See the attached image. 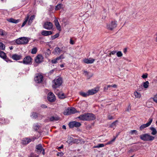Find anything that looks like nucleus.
<instances>
[{"instance_id": "obj_55", "label": "nucleus", "mask_w": 157, "mask_h": 157, "mask_svg": "<svg viewBox=\"0 0 157 157\" xmlns=\"http://www.w3.org/2000/svg\"><path fill=\"white\" fill-rule=\"evenodd\" d=\"M127 52V48H125L123 50V52L125 53L126 54Z\"/></svg>"}, {"instance_id": "obj_11", "label": "nucleus", "mask_w": 157, "mask_h": 157, "mask_svg": "<svg viewBox=\"0 0 157 157\" xmlns=\"http://www.w3.org/2000/svg\"><path fill=\"white\" fill-rule=\"evenodd\" d=\"M99 89L98 87H95L93 89L88 90L87 91L89 96L90 95H93L96 94L99 91Z\"/></svg>"}, {"instance_id": "obj_39", "label": "nucleus", "mask_w": 157, "mask_h": 157, "mask_svg": "<svg viewBox=\"0 0 157 157\" xmlns=\"http://www.w3.org/2000/svg\"><path fill=\"white\" fill-rule=\"evenodd\" d=\"M117 56L118 57H121L122 56L123 54L121 51H118L117 52Z\"/></svg>"}, {"instance_id": "obj_4", "label": "nucleus", "mask_w": 157, "mask_h": 157, "mask_svg": "<svg viewBox=\"0 0 157 157\" xmlns=\"http://www.w3.org/2000/svg\"><path fill=\"white\" fill-rule=\"evenodd\" d=\"M77 112V111L74 108H68L65 111L63 114L65 115H69L70 114L75 113Z\"/></svg>"}, {"instance_id": "obj_35", "label": "nucleus", "mask_w": 157, "mask_h": 157, "mask_svg": "<svg viewBox=\"0 0 157 157\" xmlns=\"http://www.w3.org/2000/svg\"><path fill=\"white\" fill-rule=\"evenodd\" d=\"M149 82L148 81H147L143 83V86L145 88H147L148 87Z\"/></svg>"}, {"instance_id": "obj_30", "label": "nucleus", "mask_w": 157, "mask_h": 157, "mask_svg": "<svg viewBox=\"0 0 157 157\" xmlns=\"http://www.w3.org/2000/svg\"><path fill=\"white\" fill-rule=\"evenodd\" d=\"M59 97L61 99H63L65 98L64 94L63 93H60L58 94Z\"/></svg>"}, {"instance_id": "obj_18", "label": "nucleus", "mask_w": 157, "mask_h": 157, "mask_svg": "<svg viewBox=\"0 0 157 157\" xmlns=\"http://www.w3.org/2000/svg\"><path fill=\"white\" fill-rule=\"evenodd\" d=\"M41 34L44 36H48L52 34V32L51 31L43 30L41 32Z\"/></svg>"}, {"instance_id": "obj_7", "label": "nucleus", "mask_w": 157, "mask_h": 157, "mask_svg": "<svg viewBox=\"0 0 157 157\" xmlns=\"http://www.w3.org/2000/svg\"><path fill=\"white\" fill-rule=\"evenodd\" d=\"M43 27L46 29L50 30L52 28L53 25L51 22L47 21L44 23Z\"/></svg>"}, {"instance_id": "obj_16", "label": "nucleus", "mask_w": 157, "mask_h": 157, "mask_svg": "<svg viewBox=\"0 0 157 157\" xmlns=\"http://www.w3.org/2000/svg\"><path fill=\"white\" fill-rule=\"evenodd\" d=\"M12 59L14 60H19L22 58V56L21 55H18L17 54H13L11 57Z\"/></svg>"}, {"instance_id": "obj_22", "label": "nucleus", "mask_w": 157, "mask_h": 157, "mask_svg": "<svg viewBox=\"0 0 157 157\" xmlns=\"http://www.w3.org/2000/svg\"><path fill=\"white\" fill-rule=\"evenodd\" d=\"M77 118L80 120L86 121V114L85 113L84 114L81 115L78 117Z\"/></svg>"}, {"instance_id": "obj_23", "label": "nucleus", "mask_w": 157, "mask_h": 157, "mask_svg": "<svg viewBox=\"0 0 157 157\" xmlns=\"http://www.w3.org/2000/svg\"><path fill=\"white\" fill-rule=\"evenodd\" d=\"M7 21L10 22L14 23H17L19 22V20H16L13 18H10L7 19Z\"/></svg>"}, {"instance_id": "obj_41", "label": "nucleus", "mask_w": 157, "mask_h": 157, "mask_svg": "<svg viewBox=\"0 0 157 157\" xmlns=\"http://www.w3.org/2000/svg\"><path fill=\"white\" fill-rule=\"evenodd\" d=\"M104 145L103 144H98L97 146L94 147L95 148H99L102 147L104 146Z\"/></svg>"}, {"instance_id": "obj_59", "label": "nucleus", "mask_w": 157, "mask_h": 157, "mask_svg": "<svg viewBox=\"0 0 157 157\" xmlns=\"http://www.w3.org/2000/svg\"><path fill=\"white\" fill-rule=\"evenodd\" d=\"M111 87V85H108L107 86V88H106L107 90L108 89V88H109V87Z\"/></svg>"}, {"instance_id": "obj_53", "label": "nucleus", "mask_w": 157, "mask_h": 157, "mask_svg": "<svg viewBox=\"0 0 157 157\" xmlns=\"http://www.w3.org/2000/svg\"><path fill=\"white\" fill-rule=\"evenodd\" d=\"M70 44H74V41H73V40L71 39L70 40Z\"/></svg>"}, {"instance_id": "obj_26", "label": "nucleus", "mask_w": 157, "mask_h": 157, "mask_svg": "<svg viewBox=\"0 0 157 157\" xmlns=\"http://www.w3.org/2000/svg\"><path fill=\"white\" fill-rule=\"evenodd\" d=\"M150 129L152 131L151 134L153 135H155L157 133V131L155 128L153 127L150 128Z\"/></svg>"}, {"instance_id": "obj_60", "label": "nucleus", "mask_w": 157, "mask_h": 157, "mask_svg": "<svg viewBox=\"0 0 157 157\" xmlns=\"http://www.w3.org/2000/svg\"><path fill=\"white\" fill-rule=\"evenodd\" d=\"M62 128L64 129H66V127L65 125H63L62 126Z\"/></svg>"}, {"instance_id": "obj_25", "label": "nucleus", "mask_w": 157, "mask_h": 157, "mask_svg": "<svg viewBox=\"0 0 157 157\" xmlns=\"http://www.w3.org/2000/svg\"><path fill=\"white\" fill-rule=\"evenodd\" d=\"M79 94L80 95L84 97H86L89 96L88 91L86 93L81 91L79 92Z\"/></svg>"}, {"instance_id": "obj_6", "label": "nucleus", "mask_w": 157, "mask_h": 157, "mask_svg": "<svg viewBox=\"0 0 157 157\" xmlns=\"http://www.w3.org/2000/svg\"><path fill=\"white\" fill-rule=\"evenodd\" d=\"M43 76L40 73L37 74L34 78L35 81L37 83H39L42 82L43 81Z\"/></svg>"}, {"instance_id": "obj_42", "label": "nucleus", "mask_w": 157, "mask_h": 157, "mask_svg": "<svg viewBox=\"0 0 157 157\" xmlns=\"http://www.w3.org/2000/svg\"><path fill=\"white\" fill-rule=\"evenodd\" d=\"M115 139H116V138L115 137H114L113 139L112 140H110V141H109V142H108L106 144L107 145H108V144H112L115 140Z\"/></svg>"}, {"instance_id": "obj_47", "label": "nucleus", "mask_w": 157, "mask_h": 157, "mask_svg": "<svg viewBox=\"0 0 157 157\" xmlns=\"http://www.w3.org/2000/svg\"><path fill=\"white\" fill-rule=\"evenodd\" d=\"M116 53V52L114 51H112L111 52H110V53L109 54V56H110V55H114Z\"/></svg>"}, {"instance_id": "obj_1", "label": "nucleus", "mask_w": 157, "mask_h": 157, "mask_svg": "<svg viewBox=\"0 0 157 157\" xmlns=\"http://www.w3.org/2000/svg\"><path fill=\"white\" fill-rule=\"evenodd\" d=\"M62 83V79L59 77H57L52 81V87L56 89L60 86Z\"/></svg>"}, {"instance_id": "obj_49", "label": "nucleus", "mask_w": 157, "mask_h": 157, "mask_svg": "<svg viewBox=\"0 0 157 157\" xmlns=\"http://www.w3.org/2000/svg\"><path fill=\"white\" fill-rule=\"evenodd\" d=\"M39 128V126L37 124L36 125L34 126V128L35 130H37Z\"/></svg>"}, {"instance_id": "obj_36", "label": "nucleus", "mask_w": 157, "mask_h": 157, "mask_svg": "<svg viewBox=\"0 0 157 157\" xmlns=\"http://www.w3.org/2000/svg\"><path fill=\"white\" fill-rule=\"evenodd\" d=\"M5 45L3 44V43L0 42V49L4 50L5 49Z\"/></svg>"}, {"instance_id": "obj_13", "label": "nucleus", "mask_w": 157, "mask_h": 157, "mask_svg": "<svg viewBox=\"0 0 157 157\" xmlns=\"http://www.w3.org/2000/svg\"><path fill=\"white\" fill-rule=\"evenodd\" d=\"M86 121H90L94 120L96 117L94 115L91 113H86Z\"/></svg>"}, {"instance_id": "obj_10", "label": "nucleus", "mask_w": 157, "mask_h": 157, "mask_svg": "<svg viewBox=\"0 0 157 157\" xmlns=\"http://www.w3.org/2000/svg\"><path fill=\"white\" fill-rule=\"evenodd\" d=\"M48 99L50 102H54L56 100V97L53 93L50 92L48 94Z\"/></svg>"}, {"instance_id": "obj_24", "label": "nucleus", "mask_w": 157, "mask_h": 157, "mask_svg": "<svg viewBox=\"0 0 157 157\" xmlns=\"http://www.w3.org/2000/svg\"><path fill=\"white\" fill-rule=\"evenodd\" d=\"M59 118L58 116H52L50 117L49 118V120L50 121H54L59 120Z\"/></svg>"}, {"instance_id": "obj_43", "label": "nucleus", "mask_w": 157, "mask_h": 157, "mask_svg": "<svg viewBox=\"0 0 157 157\" xmlns=\"http://www.w3.org/2000/svg\"><path fill=\"white\" fill-rule=\"evenodd\" d=\"M153 99V101L155 103H157V94L155 95Z\"/></svg>"}, {"instance_id": "obj_64", "label": "nucleus", "mask_w": 157, "mask_h": 157, "mask_svg": "<svg viewBox=\"0 0 157 157\" xmlns=\"http://www.w3.org/2000/svg\"><path fill=\"white\" fill-rule=\"evenodd\" d=\"M106 88H107V87H104V89L105 90H107V89H106Z\"/></svg>"}, {"instance_id": "obj_45", "label": "nucleus", "mask_w": 157, "mask_h": 157, "mask_svg": "<svg viewBox=\"0 0 157 157\" xmlns=\"http://www.w3.org/2000/svg\"><path fill=\"white\" fill-rule=\"evenodd\" d=\"M64 154L63 153V152H58L57 154V156H62Z\"/></svg>"}, {"instance_id": "obj_28", "label": "nucleus", "mask_w": 157, "mask_h": 157, "mask_svg": "<svg viewBox=\"0 0 157 157\" xmlns=\"http://www.w3.org/2000/svg\"><path fill=\"white\" fill-rule=\"evenodd\" d=\"M0 57L3 59H5V58L6 57V56L3 52L0 51Z\"/></svg>"}, {"instance_id": "obj_62", "label": "nucleus", "mask_w": 157, "mask_h": 157, "mask_svg": "<svg viewBox=\"0 0 157 157\" xmlns=\"http://www.w3.org/2000/svg\"><path fill=\"white\" fill-rule=\"evenodd\" d=\"M53 71H54L53 70H52L49 72V73L50 74H51L53 72Z\"/></svg>"}, {"instance_id": "obj_54", "label": "nucleus", "mask_w": 157, "mask_h": 157, "mask_svg": "<svg viewBox=\"0 0 157 157\" xmlns=\"http://www.w3.org/2000/svg\"><path fill=\"white\" fill-rule=\"evenodd\" d=\"M41 107H42V108H47V107L46 105L43 104L41 105Z\"/></svg>"}, {"instance_id": "obj_21", "label": "nucleus", "mask_w": 157, "mask_h": 157, "mask_svg": "<svg viewBox=\"0 0 157 157\" xmlns=\"http://www.w3.org/2000/svg\"><path fill=\"white\" fill-rule=\"evenodd\" d=\"M36 148L37 149V151L39 153H40L42 150H43V148L42 147V145L40 144H39L37 145L36 146Z\"/></svg>"}, {"instance_id": "obj_34", "label": "nucleus", "mask_w": 157, "mask_h": 157, "mask_svg": "<svg viewBox=\"0 0 157 157\" xmlns=\"http://www.w3.org/2000/svg\"><path fill=\"white\" fill-rule=\"evenodd\" d=\"M37 48L36 47H34L32 50L31 53L33 54H35L37 52Z\"/></svg>"}, {"instance_id": "obj_29", "label": "nucleus", "mask_w": 157, "mask_h": 157, "mask_svg": "<svg viewBox=\"0 0 157 157\" xmlns=\"http://www.w3.org/2000/svg\"><path fill=\"white\" fill-rule=\"evenodd\" d=\"M6 33L5 31L2 29H0V35L3 36L6 35Z\"/></svg>"}, {"instance_id": "obj_61", "label": "nucleus", "mask_w": 157, "mask_h": 157, "mask_svg": "<svg viewBox=\"0 0 157 157\" xmlns=\"http://www.w3.org/2000/svg\"><path fill=\"white\" fill-rule=\"evenodd\" d=\"M30 157H38L37 156H35L33 155H32Z\"/></svg>"}, {"instance_id": "obj_17", "label": "nucleus", "mask_w": 157, "mask_h": 157, "mask_svg": "<svg viewBox=\"0 0 157 157\" xmlns=\"http://www.w3.org/2000/svg\"><path fill=\"white\" fill-rule=\"evenodd\" d=\"M54 23L57 29L59 31H61V29L60 25L58 20L56 18H55V20L54 21Z\"/></svg>"}, {"instance_id": "obj_27", "label": "nucleus", "mask_w": 157, "mask_h": 157, "mask_svg": "<svg viewBox=\"0 0 157 157\" xmlns=\"http://www.w3.org/2000/svg\"><path fill=\"white\" fill-rule=\"evenodd\" d=\"M61 51V50L59 47L56 48L54 50V52H55V53L57 54L58 55L60 54Z\"/></svg>"}, {"instance_id": "obj_33", "label": "nucleus", "mask_w": 157, "mask_h": 157, "mask_svg": "<svg viewBox=\"0 0 157 157\" xmlns=\"http://www.w3.org/2000/svg\"><path fill=\"white\" fill-rule=\"evenodd\" d=\"M118 122V121L116 120L115 121L112 123L110 126V128H114L116 127V123Z\"/></svg>"}, {"instance_id": "obj_51", "label": "nucleus", "mask_w": 157, "mask_h": 157, "mask_svg": "<svg viewBox=\"0 0 157 157\" xmlns=\"http://www.w3.org/2000/svg\"><path fill=\"white\" fill-rule=\"evenodd\" d=\"M6 62H11L12 61L10 60L9 58H7L6 57L5 58V59H4Z\"/></svg>"}, {"instance_id": "obj_58", "label": "nucleus", "mask_w": 157, "mask_h": 157, "mask_svg": "<svg viewBox=\"0 0 157 157\" xmlns=\"http://www.w3.org/2000/svg\"><path fill=\"white\" fill-rule=\"evenodd\" d=\"M42 154L43 155H44V154H45V153H44V149H43V150H42Z\"/></svg>"}, {"instance_id": "obj_9", "label": "nucleus", "mask_w": 157, "mask_h": 157, "mask_svg": "<svg viewBox=\"0 0 157 157\" xmlns=\"http://www.w3.org/2000/svg\"><path fill=\"white\" fill-rule=\"evenodd\" d=\"M44 57L41 55H38L35 59V61L36 63L39 64L43 61Z\"/></svg>"}, {"instance_id": "obj_57", "label": "nucleus", "mask_w": 157, "mask_h": 157, "mask_svg": "<svg viewBox=\"0 0 157 157\" xmlns=\"http://www.w3.org/2000/svg\"><path fill=\"white\" fill-rule=\"evenodd\" d=\"M63 147V145H62L61 146L59 147L58 148V149H60L62 148Z\"/></svg>"}, {"instance_id": "obj_38", "label": "nucleus", "mask_w": 157, "mask_h": 157, "mask_svg": "<svg viewBox=\"0 0 157 157\" xmlns=\"http://www.w3.org/2000/svg\"><path fill=\"white\" fill-rule=\"evenodd\" d=\"M29 16H28L27 17H26V18L25 19V21L23 22V24L21 25V27H23L24 26V25H25V24L28 21V20L29 19Z\"/></svg>"}, {"instance_id": "obj_50", "label": "nucleus", "mask_w": 157, "mask_h": 157, "mask_svg": "<svg viewBox=\"0 0 157 157\" xmlns=\"http://www.w3.org/2000/svg\"><path fill=\"white\" fill-rule=\"evenodd\" d=\"M64 58V56L63 55H61L59 57H57V59H59V60L61 59H63Z\"/></svg>"}, {"instance_id": "obj_31", "label": "nucleus", "mask_w": 157, "mask_h": 157, "mask_svg": "<svg viewBox=\"0 0 157 157\" xmlns=\"http://www.w3.org/2000/svg\"><path fill=\"white\" fill-rule=\"evenodd\" d=\"M134 95L135 97L136 98H140L141 97V94L137 91H136L134 93Z\"/></svg>"}, {"instance_id": "obj_5", "label": "nucleus", "mask_w": 157, "mask_h": 157, "mask_svg": "<svg viewBox=\"0 0 157 157\" xmlns=\"http://www.w3.org/2000/svg\"><path fill=\"white\" fill-rule=\"evenodd\" d=\"M68 125L70 128H73L75 127H79L81 125V124L79 122L75 121L70 122Z\"/></svg>"}, {"instance_id": "obj_56", "label": "nucleus", "mask_w": 157, "mask_h": 157, "mask_svg": "<svg viewBox=\"0 0 157 157\" xmlns=\"http://www.w3.org/2000/svg\"><path fill=\"white\" fill-rule=\"evenodd\" d=\"M111 87H113V88H116L117 87V86L116 84H114V85H111Z\"/></svg>"}, {"instance_id": "obj_19", "label": "nucleus", "mask_w": 157, "mask_h": 157, "mask_svg": "<svg viewBox=\"0 0 157 157\" xmlns=\"http://www.w3.org/2000/svg\"><path fill=\"white\" fill-rule=\"evenodd\" d=\"M83 74L88 79H90L93 76V74L91 73L86 71H84Z\"/></svg>"}, {"instance_id": "obj_14", "label": "nucleus", "mask_w": 157, "mask_h": 157, "mask_svg": "<svg viewBox=\"0 0 157 157\" xmlns=\"http://www.w3.org/2000/svg\"><path fill=\"white\" fill-rule=\"evenodd\" d=\"M117 22L115 21H112L111 24L107 25L108 28L111 30H113L117 27Z\"/></svg>"}, {"instance_id": "obj_52", "label": "nucleus", "mask_w": 157, "mask_h": 157, "mask_svg": "<svg viewBox=\"0 0 157 157\" xmlns=\"http://www.w3.org/2000/svg\"><path fill=\"white\" fill-rule=\"evenodd\" d=\"M147 77V74H144L142 76V77L143 78H146Z\"/></svg>"}, {"instance_id": "obj_44", "label": "nucleus", "mask_w": 157, "mask_h": 157, "mask_svg": "<svg viewBox=\"0 0 157 157\" xmlns=\"http://www.w3.org/2000/svg\"><path fill=\"white\" fill-rule=\"evenodd\" d=\"M59 36V34L58 33H57L55 35L52 36V39H54L55 38L58 37Z\"/></svg>"}, {"instance_id": "obj_20", "label": "nucleus", "mask_w": 157, "mask_h": 157, "mask_svg": "<svg viewBox=\"0 0 157 157\" xmlns=\"http://www.w3.org/2000/svg\"><path fill=\"white\" fill-rule=\"evenodd\" d=\"M31 141V140L29 138L23 139L22 140L21 143L23 144H27Z\"/></svg>"}, {"instance_id": "obj_37", "label": "nucleus", "mask_w": 157, "mask_h": 157, "mask_svg": "<svg viewBox=\"0 0 157 157\" xmlns=\"http://www.w3.org/2000/svg\"><path fill=\"white\" fill-rule=\"evenodd\" d=\"M62 5V4H59L57 5L55 7V10H58L61 8Z\"/></svg>"}, {"instance_id": "obj_2", "label": "nucleus", "mask_w": 157, "mask_h": 157, "mask_svg": "<svg viewBox=\"0 0 157 157\" xmlns=\"http://www.w3.org/2000/svg\"><path fill=\"white\" fill-rule=\"evenodd\" d=\"M140 139L144 141H149L153 140L155 137L148 134H142L140 136Z\"/></svg>"}, {"instance_id": "obj_46", "label": "nucleus", "mask_w": 157, "mask_h": 157, "mask_svg": "<svg viewBox=\"0 0 157 157\" xmlns=\"http://www.w3.org/2000/svg\"><path fill=\"white\" fill-rule=\"evenodd\" d=\"M59 59H57V58L56 59H53L52 60V63H56L57 62V60H59Z\"/></svg>"}, {"instance_id": "obj_8", "label": "nucleus", "mask_w": 157, "mask_h": 157, "mask_svg": "<svg viewBox=\"0 0 157 157\" xmlns=\"http://www.w3.org/2000/svg\"><path fill=\"white\" fill-rule=\"evenodd\" d=\"M32 58L29 56H27L24 58L23 60V63L25 64H30L32 62Z\"/></svg>"}, {"instance_id": "obj_63", "label": "nucleus", "mask_w": 157, "mask_h": 157, "mask_svg": "<svg viewBox=\"0 0 157 157\" xmlns=\"http://www.w3.org/2000/svg\"><path fill=\"white\" fill-rule=\"evenodd\" d=\"M64 67V65L63 64L60 65V67L61 68H63Z\"/></svg>"}, {"instance_id": "obj_12", "label": "nucleus", "mask_w": 157, "mask_h": 157, "mask_svg": "<svg viewBox=\"0 0 157 157\" xmlns=\"http://www.w3.org/2000/svg\"><path fill=\"white\" fill-rule=\"evenodd\" d=\"M152 118H150L149 120V121L148 123H147L145 124H144L141 125L140 127V130H142L144 128H146L149 126L151 124L152 121Z\"/></svg>"}, {"instance_id": "obj_48", "label": "nucleus", "mask_w": 157, "mask_h": 157, "mask_svg": "<svg viewBox=\"0 0 157 157\" xmlns=\"http://www.w3.org/2000/svg\"><path fill=\"white\" fill-rule=\"evenodd\" d=\"M108 119L109 120L113 119L114 118L113 117L111 116L110 115H108Z\"/></svg>"}, {"instance_id": "obj_3", "label": "nucleus", "mask_w": 157, "mask_h": 157, "mask_svg": "<svg viewBox=\"0 0 157 157\" xmlns=\"http://www.w3.org/2000/svg\"><path fill=\"white\" fill-rule=\"evenodd\" d=\"M29 40L25 37H21L17 39L16 43L18 44H26L28 43Z\"/></svg>"}, {"instance_id": "obj_15", "label": "nucleus", "mask_w": 157, "mask_h": 157, "mask_svg": "<svg viewBox=\"0 0 157 157\" xmlns=\"http://www.w3.org/2000/svg\"><path fill=\"white\" fill-rule=\"evenodd\" d=\"M95 61V59L92 58H89V59L85 58L83 60V61L84 63L87 64H90L94 63Z\"/></svg>"}, {"instance_id": "obj_32", "label": "nucleus", "mask_w": 157, "mask_h": 157, "mask_svg": "<svg viewBox=\"0 0 157 157\" xmlns=\"http://www.w3.org/2000/svg\"><path fill=\"white\" fill-rule=\"evenodd\" d=\"M35 18V16L34 15H32L31 16L29 19V24H30L32 22L33 20Z\"/></svg>"}, {"instance_id": "obj_40", "label": "nucleus", "mask_w": 157, "mask_h": 157, "mask_svg": "<svg viewBox=\"0 0 157 157\" xmlns=\"http://www.w3.org/2000/svg\"><path fill=\"white\" fill-rule=\"evenodd\" d=\"M130 133L131 134V135H133L134 134L137 135V131L136 130H131L130 131Z\"/></svg>"}]
</instances>
